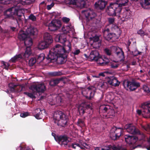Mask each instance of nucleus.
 <instances>
[{
	"label": "nucleus",
	"instance_id": "obj_1",
	"mask_svg": "<svg viewBox=\"0 0 150 150\" xmlns=\"http://www.w3.org/2000/svg\"><path fill=\"white\" fill-rule=\"evenodd\" d=\"M71 49V45L69 42L67 45L64 46L57 44L50 51L46 59L49 63L57 62L58 64H63L64 63V60L67 58Z\"/></svg>",
	"mask_w": 150,
	"mask_h": 150
},
{
	"label": "nucleus",
	"instance_id": "obj_2",
	"mask_svg": "<svg viewBox=\"0 0 150 150\" xmlns=\"http://www.w3.org/2000/svg\"><path fill=\"white\" fill-rule=\"evenodd\" d=\"M112 30L115 31L114 33H111L110 29L105 28L103 32V37L106 40L110 42L113 41L117 39V35H120L121 34L120 29L117 25H112Z\"/></svg>",
	"mask_w": 150,
	"mask_h": 150
},
{
	"label": "nucleus",
	"instance_id": "obj_3",
	"mask_svg": "<svg viewBox=\"0 0 150 150\" xmlns=\"http://www.w3.org/2000/svg\"><path fill=\"white\" fill-rule=\"evenodd\" d=\"M20 11L16 7H12L7 9L4 12V15L6 18L12 19H16L18 17L21 18L22 14L19 13Z\"/></svg>",
	"mask_w": 150,
	"mask_h": 150
},
{
	"label": "nucleus",
	"instance_id": "obj_4",
	"mask_svg": "<svg viewBox=\"0 0 150 150\" xmlns=\"http://www.w3.org/2000/svg\"><path fill=\"white\" fill-rule=\"evenodd\" d=\"M122 10V8L116 3H111L106 10L108 14L110 16H115L119 15Z\"/></svg>",
	"mask_w": 150,
	"mask_h": 150
},
{
	"label": "nucleus",
	"instance_id": "obj_5",
	"mask_svg": "<svg viewBox=\"0 0 150 150\" xmlns=\"http://www.w3.org/2000/svg\"><path fill=\"white\" fill-rule=\"evenodd\" d=\"M123 131V129L122 128L113 126L110 130V138L114 140H117L122 135Z\"/></svg>",
	"mask_w": 150,
	"mask_h": 150
},
{
	"label": "nucleus",
	"instance_id": "obj_6",
	"mask_svg": "<svg viewBox=\"0 0 150 150\" xmlns=\"http://www.w3.org/2000/svg\"><path fill=\"white\" fill-rule=\"evenodd\" d=\"M142 110H137V112L139 115L141 114L145 118L150 117V101H148L142 105Z\"/></svg>",
	"mask_w": 150,
	"mask_h": 150
},
{
	"label": "nucleus",
	"instance_id": "obj_7",
	"mask_svg": "<svg viewBox=\"0 0 150 150\" xmlns=\"http://www.w3.org/2000/svg\"><path fill=\"white\" fill-rule=\"evenodd\" d=\"M123 85L125 89L129 91H134L140 86L139 82L134 81H127L124 82Z\"/></svg>",
	"mask_w": 150,
	"mask_h": 150
},
{
	"label": "nucleus",
	"instance_id": "obj_8",
	"mask_svg": "<svg viewBox=\"0 0 150 150\" xmlns=\"http://www.w3.org/2000/svg\"><path fill=\"white\" fill-rule=\"evenodd\" d=\"M62 25L61 21L58 20H53L49 24L48 29L51 31H54L58 29Z\"/></svg>",
	"mask_w": 150,
	"mask_h": 150
},
{
	"label": "nucleus",
	"instance_id": "obj_9",
	"mask_svg": "<svg viewBox=\"0 0 150 150\" xmlns=\"http://www.w3.org/2000/svg\"><path fill=\"white\" fill-rule=\"evenodd\" d=\"M30 89L34 92L43 93L46 90V87L44 83H41L32 85Z\"/></svg>",
	"mask_w": 150,
	"mask_h": 150
},
{
	"label": "nucleus",
	"instance_id": "obj_10",
	"mask_svg": "<svg viewBox=\"0 0 150 150\" xmlns=\"http://www.w3.org/2000/svg\"><path fill=\"white\" fill-rule=\"evenodd\" d=\"M69 137L66 135H61L57 136L55 138V140L61 146H66L69 142L68 140Z\"/></svg>",
	"mask_w": 150,
	"mask_h": 150
},
{
	"label": "nucleus",
	"instance_id": "obj_11",
	"mask_svg": "<svg viewBox=\"0 0 150 150\" xmlns=\"http://www.w3.org/2000/svg\"><path fill=\"white\" fill-rule=\"evenodd\" d=\"M124 128L128 132L132 134H140L139 130L131 124L126 125Z\"/></svg>",
	"mask_w": 150,
	"mask_h": 150
},
{
	"label": "nucleus",
	"instance_id": "obj_12",
	"mask_svg": "<svg viewBox=\"0 0 150 150\" xmlns=\"http://www.w3.org/2000/svg\"><path fill=\"white\" fill-rule=\"evenodd\" d=\"M58 125L62 127L67 126L69 123V117L66 114L62 112Z\"/></svg>",
	"mask_w": 150,
	"mask_h": 150
},
{
	"label": "nucleus",
	"instance_id": "obj_13",
	"mask_svg": "<svg viewBox=\"0 0 150 150\" xmlns=\"http://www.w3.org/2000/svg\"><path fill=\"white\" fill-rule=\"evenodd\" d=\"M8 87L10 91L12 92H19L23 89V87L18 85H15L13 83H10L8 84Z\"/></svg>",
	"mask_w": 150,
	"mask_h": 150
},
{
	"label": "nucleus",
	"instance_id": "obj_14",
	"mask_svg": "<svg viewBox=\"0 0 150 150\" xmlns=\"http://www.w3.org/2000/svg\"><path fill=\"white\" fill-rule=\"evenodd\" d=\"M126 142L129 144H135L138 140V138L135 136H130L129 134L124 136Z\"/></svg>",
	"mask_w": 150,
	"mask_h": 150
},
{
	"label": "nucleus",
	"instance_id": "obj_15",
	"mask_svg": "<svg viewBox=\"0 0 150 150\" xmlns=\"http://www.w3.org/2000/svg\"><path fill=\"white\" fill-rule=\"evenodd\" d=\"M90 40L93 41L92 45L93 47L98 49L100 47L101 45V41L100 40L99 37L98 35L90 38Z\"/></svg>",
	"mask_w": 150,
	"mask_h": 150
},
{
	"label": "nucleus",
	"instance_id": "obj_16",
	"mask_svg": "<svg viewBox=\"0 0 150 150\" xmlns=\"http://www.w3.org/2000/svg\"><path fill=\"white\" fill-rule=\"evenodd\" d=\"M82 13L84 14L88 21L93 19L96 16L95 13L89 9L83 10Z\"/></svg>",
	"mask_w": 150,
	"mask_h": 150
},
{
	"label": "nucleus",
	"instance_id": "obj_17",
	"mask_svg": "<svg viewBox=\"0 0 150 150\" xmlns=\"http://www.w3.org/2000/svg\"><path fill=\"white\" fill-rule=\"evenodd\" d=\"M35 113L34 116L37 119H42L43 115L46 114L45 111L44 109L41 110L40 108H38L35 110Z\"/></svg>",
	"mask_w": 150,
	"mask_h": 150
},
{
	"label": "nucleus",
	"instance_id": "obj_18",
	"mask_svg": "<svg viewBox=\"0 0 150 150\" xmlns=\"http://www.w3.org/2000/svg\"><path fill=\"white\" fill-rule=\"evenodd\" d=\"M88 90L86 98L88 100H91L93 98L96 91V88L94 86H90L87 88Z\"/></svg>",
	"mask_w": 150,
	"mask_h": 150
},
{
	"label": "nucleus",
	"instance_id": "obj_19",
	"mask_svg": "<svg viewBox=\"0 0 150 150\" xmlns=\"http://www.w3.org/2000/svg\"><path fill=\"white\" fill-rule=\"evenodd\" d=\"M107 2L103 0H100L96 2L95 4V7L96 8L102 10L104 9L106 5Z\"/></svg>",
	"mask_w": 150,
	"mask_h": 150
},
{
	"label": "nucleus",
	"instance_id": "obj_20",
	"mask_svg": "<svg viewBox=\"0 0 150 150\" xmlns=\"http://www.w3.org/2000/svg\"><path fill=\"white\" fill-rule=\"evenodd\" d=\"M67 34L64 33L60 34L57 35L55 38L56 41L64 43L67 41Z\"/></svg>",
	"mask_w": 150,
	"mask_h": 150
},
{
	"label": "nucleus",
	"instance_id": "obj_21",
	"mask_svg": "<svg viewBox=\"0 0 150 150\" xmlns=\"http://www.w3.org/2000/svg\"><path fill=\"white\" fill-rule=\"evenodd\" d=\"M100 56L98 52L96 50L92 51L89 56V58L91 61H97Z\"/></svg>",
	"mask_w": 150,
	"mask_h": 150
},
{
	"label": "nucleus",
	"instance_id": "obj_22",
	"mask_svg": "<svg viewBox=\"0 0 150 150\" xmlns=\"http://www.w3.org/2000/svg\"><path fill=\"white\" fill-rule=\"evenodd\" d=\"M107 82L110 86H117L120 83V82L118 81L117 78L113 77L108 78L107 79Z\"/></svg>",
	"mask_w": 150,
	"mask_h": 150
},
{
	"label": "nucleus",
	"instance_id": "obj_23",
	"mask_svg": "<svg viewBox=\"0 0 150 150\" xmlns=\"http://www.w3.org/2000/svg\"><path fill=\"white\" fill-rule=\"evenodd\" d=\"M106 148H102L101 150H110L112 149L113 150H127L125 148L120 146H116L115 145L112 146L110 145L106 146Z\"/></svg>",
	"mask_w": 150,
	"mask_h": 150
},
{
	"label": "nucleus",
	"instance_id": "obj_24",
	"mask_svg": "<svg viewBox=\"0 0 150 150\" xmlns=\"http://www.w3.org/2000/svg\"><path fill=\"white\" fill-rule=\"evenodd\" d=\"M43 40L44 41L50 45L52 42L53 40L52 36L47 33H44L43 36Z\"/></svg>",
	"mask_w": 150,
	"mask_h": 150
},
{
	"label": "nucleus",
	"instance_id": "obj_25",
	"mask_svg": "<svg viewBox=\"0 0 150 150\" xmlns=\"http://www.w3.org/2000/svg\"><path fill=\"white\" fill-rule=\"evenodd\" d=\"M28 37L26 33L22 30L20 31L18 34V38L19 40L21 41H24Z\"/></svg>",
	"mask_w": 150,
	"mask_h": 150
},
{
	"label": "nucleus",
	"instance_id": "obj_26",
	"mask_svg": "<svg viewBox=\"0 0 150 150\" xmlns=\"http://www.w3.org/2000/svg\"><path fill=\"white\" fill-rule=\"evenodd\" d=\"M115 53L117 56L121 59L124 58V52L122 48L119 47H117Z\"/></svg>",
	"mask_w": 150,
	"mask_h": 150
},
{
	"label": "nucleus",
	"instance_id": "obj_27",
	"mask_svg": "<svg viewBox=\"0 0 150 150\" xmlns=\"http://www.w3.org/2000/svg\"><path fill=\"white\" fill-rule=\"evenodd\" d=\"M50 45L44 40L40 41L38 44V47L40 50H44L47 48Z\"/></svg>",
	"mask_w": 150,
	"mask_h": 150
},
{
	"label": "nucleus",
	"instance_id": "obj_28",
	"mask_svg": "<svg viewBox=\"0 0 150 150\" xmlns=\"http://www.w3.org/2000/svg\"><path fill=\"white\" fill-rule=\"evenodd\" d=\"M62 78L52 79L50 81L49 85L52 86H56L59 83L60 81L62 80Z\"/></svg>",
	"mask_w": 150,
	"mask_h": 150
},
{
	"label": "nucleus",
	"instance_id": "obj_29",
	"mask_svg": "<svg viewBox=\"0 0 150 150\" xmlns=\"http://www.w3.org/2000/svg\"><path fill=\"white\" fill-rule=\"evenodd\" d=\"M98 64L101 66H104L108 64L109 62V60L108 59H105V60L102 58L100 56L99 57Z\"/></svg>",
	"mask_w": 150,
	"mask_h": 150
},
{
	"label": "nucleus",
	"instance_id": "obj_30",
	"mask_svg": "<svg viewBox=\"0 0 150 150\" xmlns=\"http://www.w3.org/2000/svg\"><path fill=\"white\" fill-rule=\"evenodd\" d=\"M62 112L60 111L55 112L54 114V119L57 121L59 122L61 116V115H62Z\"/></svg>",
	"mask_w": 150,
	"mask_h": 150
},
{
	"label": "nucleus",
	"instance_id": "obj_31",
	"mask_svg": "<svg viewBox=\"0 0 150 150\" xmlns=\"http://www.w3.org/2000/svg\"><path fill=\"white\" fill-rule=\"evenodd\" d=\"M24 43L26 47H30L33 44V41L32 39L28 37L24 41Z\"/></svg>",
	"mask_w": 150,
	"mask_h": 150
},
{
	"label": "nucleus",
	"instance_id": "obj_32",
	"mask_svg": "<svg viewBox=\"0 0 150 150\" xmlns=\"http://www.w3.org/2000/svg\"><path fill=\"white\" fill-rule=\"evenodd\" d=\"M130 11L126 10L120 14V17L124 18H127L130 17Z\"/></svg>",
	"mask_w": 150,
	"mask_h": 150
},
{
	"label": "nucleus",
	"instance_id": "obj_33",
	"mask_svg": "<svg viewBox=\"0 0 150 150\" xmlns=\"http://www.w3.org/2000/svg\"><path fill=\"white\" fill-rule=\"evenodd\" d=\"M31 54L30 47H26L25 53L23 54V57L24 58H28Z\"/></svg>",
	"mask_w": 150,
	"mask_h": 150
},
{
	"label": "nucleus",
	"instance_id": "obj_34",
	"mask_svg": "<svg viewBox=\"0 0 150 150\" xmlns=\"http://www.w3.org/2000/svg\"><path fill=\"white\" fill-rule=\"evenodd\" d=\"M23 58V57L21 54L16 55L14 57L12 58L10 60V62L13 63L15 62L18 60Z\"/></svg>",
	"mask_w": 150,
	"mask_h": 150
},
{
	"label": "nucleus",
	"instance_id": "obj_35",
	"mask_svg": "<svg viewBox=\"0 0 150 150\" xmlns=\"http://www.w3.org/2000/svg\"><path fill=\"white\" fill-rule=\"evenodd\" d=\"M128 0H117V3H116L118 4L119 5L121 8L122 6H124L127 4Z\"/></svg>",
	"mask_w": 150,
	"mask_h": 150
},
{
	"label": "nucleus",
	"instance_id": "obj_36",
	"mask_svg": "<svg viewBox=\"0 0 150 150\" xmlns=\"http://www.w3.org/2000/svg\"><path fill=\"white\" fill-rule=\"evenodd\" d=\"M45 57V55L44 53L40 54L37 57L36 59L37 62L38 63H40L44 59Z\"/></svg>",
	"mask_w": 150,
	"mask_h": 150
},
{
	"label": "nucleus",
	"instance_id": "obj_37",
	"mask_svg": "<svg viewBox=\"0 0 150 150\" xmlns=\"http://www.w3.org/2000/svg\"><path fill=\"white\" fill-rule=\"evenodd\" d=\"M109 84L107 82V79L105 81L103 82L102 83L99 84V86H100L101 88L105 89L109 87Z\"/></svg>",
	"mask_w": 150,
	"mask_h": 150
},
{
	"label": "nucleus",
	"instance_id": "obj_38",
	"mask_svg": "<svg viewBox=\"0 0 150 150\" xmlns=\"http://www.w3.org/2000/svg\"><path fill=\"white\" fill-rule=\"evenodd\" d=\"M150 5V0H145L144 2L142 4V6L145 9L148 8V6Z\"/></svg>",
	"mask_w": 150,
	"mask_h": 150
},
{
	"label": "nucleus",
	"instance_id": "obj_39",
	"mask_svg": "<svg viewBox=\"0 0 150 150\" xmlns=\"http://www.w3.org/2000/svg\"><path fill=\"white\" fill-rule=\"evenodd\" d=\"M27 34L30 37V35H34L35 34V32L33 28H28L26 31Z\"/></svg>",
	"mask_w": 150,
	"mask_h": 150
},
{
	"label": "nucleus",
	"instance_id": "obj_40",
	"mask_svg": "<svg viewBox=\"0 0 150 150\" xmlns=\"http://www.w3.org/2000/svg\"><path fill=\"white\" fill-rule=\"evenodd\" d=\"M77 125L78 126H79L81 127L85 126V124L84 120L80 118L78 119V120L77 123Z\"/></svg>",
	"mask_w": 150,
	"mask_h": 150
},
{
	"label": "nucleus",
	"instance_id": "obj_41",
	"mask_svg": "<svg viewBox=\"0 0 150 150\" xmlns=\"http://www.w3.org/2000/svg\"><path fill=\"white\" fill-rule=\"evenodd\" d=\"M108 110V108L105 105H101L99 108V112H102L103 113L106 112Z\"/></svg>",
	"mask_w": 150,
	"mask_h": 150
},
{
	"label": "nucleus",
	"instance_id": "obj_42",
	"mask_svg": "<svg viewBox=\"0 0 150 150\" xmlns=\"http://www.w3.org/2000/svg\"><path fill=\"white\" fill-rule=\"evenodd\" d=\"M142 128L147 132V133L150 134V124H147L145 126H142Z\"/></svg>",
	"mask_w": 150,
	"mask_h": 150
},
{
	"label": "nucleus",
	"instance_id": "obj_43",
	"mask_svg": "<svg viewBox=\"0 0 150 150\" xmlns=\"http://www.w3.org/2000/svg\"><path fill=\"white\" fill-rule=\"evenodd\" d=\"M137 34L140 35L142 37L144 35L148 36V33L145 32L142 29H141L137 31Z\"/></svg>",
	"mask_w": 150,
	"mask_h": 150
},
{
	"label": "nucleus",
	"instance_id": "obj_44",
	"mask_svg": "<svg viewBox=\"0 0 150 150\" xmlns=\"http://www.w3.org/2000/svg\"><path fill=\"white\" fill-rule=\"evenodd\" d=\"M16 150H32L30 149L28 147H26L23 145H21L18 147Z\"/></svg>",
	"mask_w": 150,
	"mask_h": 150
},
{
	"label": "nucleus",
	"instance_id": "obj_45",
	"mask_svg": "<svg viewBox=\"0 0 150 150\" xmlns=\"http://www.w3.org/2000/svg\"><path fill=\"white\" fill-rule=\"evenodd\" d=\"M36 62V59L35 57H33L29 60V64L30 66H32Z\"/></svg>",
	"mask_w": 150,
	"mask_h": 150
},
{
	"label": "nucleus",
	"instance_id": "obj_46",
	"mask_svg": "<svg viewBox=\"0 0 150 150\" xmlns=\"http://www.w3.org/2000/svg\"><path fill=\"white\" fill-rule=\"evenodd\" d=\"M62 74V73L60 71L53 72L51 73V75L53 76H59Z\"/></svg>",
	"mask_w": 150,
	"mask_h": 150
},
{
	"label": "nucleus",
	"instance_id": "obj_47",
	"mask_svg": "<svg viewBox=\"0 0 150 150\" xmlns=\"http://www.w3.org/2000/svg\"><path fill=\"white\" fill-rule=\"evenodd\" d=\"M143 89L144 91L148 93H150V90L149 87V86L147 85H144L143 87Z\"/></svg>",
	"mask_w": 150,
	"mask_h": 150
},
{
	"label": "nucleus",
	"instance_id": "obj_48",
	"mask_svg": "<svg viewBox=\"0 0 150 150\" xmlns=\"http://www.w3.org/2000/svg\"><path fill=\"white\" fill-rule=\"evenodd\" d=\"M104 51L107 55L110 56L111 55V49L108 48H106L104 49Z\"/></svg>",
	"mask_w": 150,
	"mask_h": 150
},
{
	"label": "nucleus",
	"instance_id": "obj_49",
	"mask_svg": "<svg viewBox=\"0 0 150 150\" xmlns=\"http://www.w3.org/2000/svg\"><path fill=\"white\" fill-rule=\"evenodd\" d=\"M1 63L3 64V65L4 66V68L6 70H8L9 67L10 66V64L8 63H5L3 61H2Z\"/></svg>",
	"mask_w": 150,
	"mask_h": 150
},
{
	"label": "nucleus",
	"instance_id": "obj_50",
	"mask_svg": "<svg viewBox=\"0 0 150 150\" xmlns=\"http://www.w3.org/2000/svg\"><path fill=\"white\" fill-rule=\"evenodd\" d=\"M141 53V52H139L137 50H136L134 51H132V54L135 56L138 54H140Z\"/></svg>",
	"mask_w": 150,
	"mask_h": 150
},
{
	"label": "nucleus",
	"instance_id": "obj_51",
	"mask_svg": "<svg viewBox=\"0 0 150 150\" xmlns=\"http://www.w3.org/2000/svg\"><path fill=\"white\" fill-rule=\"evenodd\" d=\"M24 94L27 95L28 97L31 98H35L33 93L26 92H24Z\"/></svg>",
	"mask_w": 150,
	"mask_h": 150
},
{
	"label": "nucleus",
	"instance_id": "obj_52",
	"mask_svg": "<svg viewBox=\"0 0 150 150\" xmlns=\"http://www.w3.org/2000/svg\"><path fill=\"white\" fill-rule=\"evenodd\" d=\"M119 64L117 63H113L111 64V67L113 69H116L119 66Z\"/></svg>",
	"mask_w": 150,
	"mask_h": 150
},
{
	"label": "nucleus",
	"instance_id": "obj_53",
	"mask_svg": "<svg viewBox=\"0 0 150 150\" xmlns=\"http://www.w3.org/2000/svg\"><path fill=\"white\" fill-rule=\"evenodd\" d=\"M29 18L32 21H35L36 20V18L35 16L33 14H30L29 16Z\"/></svg>",
	"mask_w": 150,
	"mask_h": 150
},
{
	"label": "nucleus",
	"instance_id": "obj_54",
	"mask_svg": "<svg viewBox=\"0 0 150 150\" xmlns=\"http://www.w3.org/2000/svg\"><path fill=\"white\" fill-rule=\"evenodd\" d=\"M29 115V113L28 112H26L21 113L20 114V116L21 117L25 118L28 116Z\"/></svg>",
	"mask_w": 150,
	"mask_h": 150
},
{
	"label": "nucleus",
	"instance_id": "obj_55",
	"mask_svg": "<svg viewBox=\"0 0 150 150\" xmlns=\"http://www.w3.org/2000/svg\"><path fill=\"white\" fill-rule=\"evenodd\" d=\"M79 112L80 115H83L85 112V110L83 108H79Z\"/></svg>",
	"mask_w": 150,
	"mask_h": 150
},
{
	"label": "nucleus",
	"instance_id": "obj_56",
	"mask_svg": "<svg viewBox=\"0 0 150 150\" xmlns=\"http://www.w3.org/2000/svg\"><path fill=\"white\" fill-rule=\"evenodd\" d=\"M86 3L84 1H81L80 2V6L81 8L85 7L86 6Z\"/></svg>",
	"mask_w": 150,
	"mask_h": 150
},
{
	"label": "nucleus",
	"instance_id": "obj_57",
	"mask_svg": "<svg viewBox=\"0 0 150 150\" xmlns=\"http://www.w3.org/2000/svg\"><path fill=\"white\" fill-rule=\"evenodd\" d=\"M109 24H112L115 21L114 18H109L108 19Z\"/></svg>",
	"mask_w": 150,
	"mask_h": 150
},
{
	"label": "nucleus",
	"instance_id": "obj_58",
	"mask_svg": "<svg viewBox=\"0 0 150 150\" xmlns=\"http://www.w3.org/2000/svg\"><path fill=\"white\" fill-rule=\"evenodd\" d=\"M54 5V3L52 2L50 5H48L47 6V10H49L51 9Z\"/></svg>",
	"mask_w": 150,
	"mask_h": 150
},
{
	"label": "nucleus",
	"instance_id": "obj_59",
	"mask_svg": "<svg viewBox=\"0 0 150 150\" xmlns=\"http://www.w3.org/2000/svg\"><path fill=\"white\" fill-rule=\"evenodd\" d=\"M62 21L66 23H68L70 21V19L66 17H63L62 18Z\"/></svg>",
	"mask_w": 150,
	"mask_h": 150
},
{
	"label": "nucleus",
	"instance_id": "obj_60",
	"mask_svg": "<svg viewBox=\"0 0 150 150\" xmlns=\"http://www.w3.org/2000/svg\"><path fill=\"white\" fill-rule=\"evenodd\" d=\"M131 44V42L130 41V40H129L127 43V44L126 45L127 48L128 50V51H130V50L129 49V46H130V44Z\"/></svg>",
	"mask_w": 150,
	"mask_h": 150
},
{
	"label": "nucleus",
	"instance_id": "obj_61",
	"mask_svg": "<svg viewBox=\"0 0 150 150\" xmlns=\"http://www.w3.org/2000/svg\"><path fill=\"white\" fill-rule=\"evenodd\" d=\"M80 52V51L79 49H76L74 52H73V53L74 55H78Z\"/></svg>",
	"mask_w": 150,
	"mask_h": 150
},
{
	"label": "nucleus",
	"instance_id": "obj_62",
	"mask_svg": "<svg viewBox=\"0 0 150 150\" xmlns=\"http://www.w3.org/2000/svg\"><path fill=\"white\" fill-rule=\"evenodd\" d=\"M92 105V104H87L86 105V109H90V110H92L93 109Z\"/></svg>",
	"mask_w": 150,
	"mask_h": 150
},
{
	"label": "nucleus",
	"instance_id": "obj_63",
	"mask_svg": "<svg viewBox=\"0 0 150 150\" xmlns=\"http://www.w3.org/2000/svg\"><path fill=\"white\" fill-rule=\"evenodd\" d=\"M76 146V143H72L71 144V147L73 149H75Z\"/></svg>",
	"mask_w": 150,
	"mask_h": 150
},
{
	"label": "nucleus",
	"instance_id": "obj_64",
	"mask_svg": "<svg viewBox=\"0 0 150 150\" xmlns=\"http://www.w3.org/2000/svg\"><path fill=\"white\" fill-rule=\"evenodd\" d=\"M106 73L105 72H101V73H100L99 74V76H101L103 77H104L105 76V74Z\"/></svg>",
	"mask_w": 150,
	"mask_h": 150
}]
</instances>
